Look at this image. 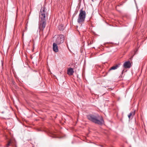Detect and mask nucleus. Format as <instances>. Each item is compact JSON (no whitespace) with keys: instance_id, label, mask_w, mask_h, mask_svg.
Returning a JSON list of instances; mask_svg holds the SVG:
<instances>
[{"instance_id":"1","label":"nucleus","mask_w":147,"mask_h":147,"mask_svg":"<svg viewBox=\"0 0 147 147\" xmlns=\"http://www.w3.org/2000/svg\"><path fill=\"white\" fill-rule=\"evenodd\" d=\"M87 117L89 120L95 124L102 125L104 123L103 119L101 116H95L92 115H88Z\"/></svg>"},{"instance_id":"2","label":"nucleus","mask_w":147,"mask_h":147,"mask_svg":"<svg viewBox=\"0 0 147 147\" xmlns=\"http://www.w3.org/2000/svg\"><path fill=\"white\" fill-rule=\"evenodd\" d=\"M86 13V11L83 10V8L80 11V13L77 19V22L80 24H82L84 22Z\"/></svg>"},{"instance_id":"3","label":"nucleus","mask_w":147,"mask_h":147,"mask_svg":"<svg viewBox=\"0 0 147 147\" xmlns=\"http://www.w3.org/2000/svg\"><path fill=\"white\" fill-rule=\"evenodd\" d=\"M47 14L48 13L46 8L44 7L42 8L40 10V19H45V18L47 16Z\"/></svg>"},{"instance_id":"4","label":"nucleus","mask_w":147,"mask_h":147,"mask_svg":"<svg viewBox=\"0 0 147 147\" xmlns=\"http://www.w3.org/2000/svg\"><path fill=\"white\" fill-rule=\"evenodd\" d=\"M46 21L45 19H41L39 23V28L40 31H43L46 26Z\"/></svg>"},{"instance_id":"5","label":"nucleus","mask_w":147,"mask_h":147,"mask_svg":"<svg viewBox=\"0 0 147 147\" xmlns=\"http://www.w3.org/2000/svg\"><path fill=\"white\" fill-rule=\"evenodd\" d=\"M64 40V36L62 34L58 36L56 40V43L58 45L61 44L63 43Z\"/></svg>"},{"instance_id":"6","label":"nucleus","mask_w":147,"mask_h":147,"mask_svg":"<svg viewBox=\"0 0 147 147\" xmlns=\"http://www.w3.org/2000/svg\"><path fill=\"white\" fill-rule=\"evenodd\" d=\"M131 64L129 61H127L124 63L123 67L124 68H129L131 67Z\"/></svg>"},{"instance_id":"7","label":"nucleus","mask_w":147,"mask_h":147,"mask_svg":"<svg viewBox=\"0 0 147 147\" xmlns=\"http://www.w3.org/2000/svg\"><path fill=\"white\" fill-rule=\"evenodd\" d=\"M57 44L54 43L53 44V51L55 52H57L59 51L58 46Z\"/></svg>"},{"instance_id":"8","label":"nucleus","mask_w":147,"mask_h":147,"mask_svg":"<svg viewBox=\"0 0 147 147\" xmlns=\"http://www.w3.org/2000/svg\"><path fill=\"white\" fill-rule=\"evenodd\" d=\"M74 72V69L71 68H70L67 71V74L69 76H72Z\"/></svg>"},{"instance_id":"9","label":"nucleus","mask_w":147,"mask_h":147,"mask_svg":"<svg viewBox=\"0 0 147 147\" xmlns=\"http://www.w3.org/2000/svg\"><path fill=\"white\" fill-rule=\"evenodd\" d=\"M136 113V110H134L133 111H131L130 113L128 115V116L129 119L131 118L132 119L133 116L135 115Z\"/></svg>"},{"instance_id":"10","label":"nucleus","mask_w":147,"mask_h":147,"mask_svg":"<svg viewBox=\"0 0 147 147\" xmlns=\"http://www.w3.org/2000/svg\"><path fill=\"white\" fill-rule=\"evenodd\" d=\"M15 141H13L11 140H10L8 142V144H7L5 147H8L10 145V144H11L12 145H14L16 146V144L15 143Z\"/></svg>"},{"instance_id":"11","label":"nucleus","mask_w":147,"mask_h":147,"mask_svg":"<svg viewBox=\"0 0 147 147\" xmlns=\"http://www.w3.org/2000/svg\"><path fill=\"white\" fill-rule=\"evenodd\" d=\"M120 65V63H119L116 64L115 66H114L111 67L109 69V71L112 70H115L118 67H119Z\"/></svg>"},{"instance_id":"12","label":"nucleus","mask_w":147,"mask_h":147,"mask_svg":"<svg viewBox=\"0 0 147 147\" xmlns=\"http://www.w3.org/2000/svg\"><path fill=\"white\" fill-rule=\"evenodd\" d=\"M58 28L59 30H63L64 29L65 27L63 25L61 24L58 26Z\"/></svg>"},{"instance_id":"13","label":"nucleus","mask_w":147,"mask_h":147,"mask_svg":"<svg viewBox=\"0 0 147 147\" xmlns=\"http://www.w3.org/2000/svg\"><path fill=\"white\" fill-rule=\"evenodd\" d=\"M92 44V42H90V43L88 44V45H91Z\"/></svg>"},{"instance_id":"14","label":"nucleus","mask_w":147,"mask_h":147,"mask_svg":"<svg viewBox=\"0 0 147 147\" xmlns=\"http://www.w3.org/2000/svg\"><path fill=\"white\" fill-rule=\"evenodd\" d=\"M124 70H123V71H122V73H123V71H124Z\"/></svg>"}]
</instances>
